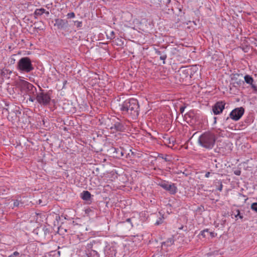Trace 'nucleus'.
Instances as JSON below:
<instances>
[{
    "mask_svg": "<svg viewBox=\"0 0 257 257\" xmlns=\"http://www.w3.org/2000/svg\"><path fill=\"white\" fill-rule=\"evenodd\" d=\"M120 110L124 115H129L136 119L139 114V105L137 99L131 98L119 104Z\"/></svg>",
    "mask_w": 257,
    "mask_h": 257,
    "instance_id": "obj_1",
    "label": "nucleus"
},
{
    "mask_svg": "<svg viewBox=\"0 0 257 257\" xmlns=\"http://www.w3.org/2000/svg\"><path fill=\"white\" fill-rule=\"evenodd\" d=\"M7 107L2 110V114L7 115L8 119L11 121L13 124L17 125L20 121V117L22 115V110L20 107L14 104L5 103ZM24 115V114H23Z\"/></svg>",
    "mask_w": 257,
    "mask_h": 257,
    "instance_id": "obj_2",
    "label": "nucleus"
},
{
    "mask_svg": "<svg viewBox=\"0 0 257 257\" xmlns=\"http://www.w3.org/2000/svg\"><path fill=\"white\" fill-rule=\"evenodd\" d=\"M217 139V135L212 131H206L201 134L198 140L199 145L206 150L212 149Z\"/></svg>",
    "mask_w": 257,
    "mask_h": 257,
    "instance_id": "obj_3",
    "label": "nucleus"
},
{
    "mask_svg": "<svg viewBox=\"0 0 257 257\" xmlns=\"http://www.w3.org/2000/svg\"><path fill=\"white\" fill-rule=\"evenodd\" d=\"M196 66H188L181 67L178 71L179 79L181 83H186L190 80L193 75L198 70Z\"/></svg>",
    "mask_w": 257,
    "mask_h": 257,
    "instance_id": "obj_4",
    "label": "nucleus"
},
{
    "mask_svg": "<svg viewBox=\"0 0 257 257\" xmlns=\"http://www.w3.org/2000/svg\"><path fill=\"white\" fill-rule=\"evenodd\" d=\"M17 68L21 73H29L34 69V67L31 59L28 57H24L18 62Z\"/></svg>",
    "mask_w": 257,
    "mask_h": 257,
    "instance_id": "obj_5",
    "label": "nucleus"
},
{
    "mask_svg": "<svg viewBox=\"0 0 257 257\" xmlns=\"http://www.w3.org/2000/svg\"><path fill=\"white\" fill-rule=\"evenodd\" d=\"M17 86L21 92L28 95H35L37 92V88L32 84L23 79H20L17 82Z\"/></svg>",
    "mask_w": 257,
    "mask_h": 257,
    "instance_id": "obj_6",
    "label": "nucleus"
},
{
    "mask_svg": "<svg viewBox=\"0 0 257 257\" xmlns=\"http://www.w3.org/2000/svg\"><path fill=\"white\" fill-rule=\"evenodd\" d=\"M52 92V90L45 92L44 90L40 87V92H37L35 94L38 103L44 106L49 105L51 101Z\"/></svg>",
    "mask_w": 257,
    "mask_h": 257,
    "instance_id": "obj_7",
    "label": "nucleus"
},
{
    "mask_svg": "<svg viewBox=\"0 0 257 257\" xmlns=\"http://www.w3.org/2000/svg\"><path fill=\"white\" fill-rule=\"evenodd\" d=\"M244 108L243 107L234 108L230 112L229 116L224 118V122H228L230 119L234 121L238 120L244 114Z\"/></svg>",
    "mask_w": 257,
    "mask_h": 257,
    "instance_id": "obj_8",
    "label": "nucleus"
},
{
    "mask_svg": "<svg viewBox=\"0 0 257 257\" xmlns=\"http://www.w3.org/2000/svg\"><path fill=\"white\" fill-rule=\"evenodd\" d=\"M163 189L168 191L171 194H175L177 191V188L174 183L170 184L168 182L164 181L159 184Z\"/></svg>",
    "mask_w": 257,
    "mask_h": 257,
    "instance_id": "obj_9",
    "label": "nucleus"
},
{
    "mask_svg": "<svg viewBox=\"0 0 257 257\" xmlns=\"http://www.w3.org/2000/svg\"><path fill=\"white\" fill-rule=\"evenodd\" d=\"M226 103L224 101H217L212 106V111L214 115H218L221 113L225 108Z\"/></svg>",
    "mask_w": 257,
    "mask_h": 257,
    "instance_id": "obj_10",
    "label": "nucleus"
},
{
    "mask_svg": "<svg viewBox=\"0 0 257 257\" xmlns=\"http://www.w3.org/2000/svg\"><path fill=\"white\" fill-rule=\"evenodd\" d=\"M112 124V126L110 127V129L112 131L123 132L125 129L122 121L118 118L114 120L113 123Z\"/></svg>",
    "mask_w": 257,
    "mask_h": 257,
    "instance_id": "obj_11",
    "label": "nucleus"
},
{
    "mask_svg": "<svg viewBox=\"0 0 257 257\" xmlns=\"http://www.w3.org/2000/svg\"><path fill=\"white\" fill-rule=\"evenodd\" d=\"M173 6L171 7L170 10L168 9V11H171L173 14L179 16L182 14V9L183 8L182 6L178 1H174L172 4ZM167 13L170 14V12H168Z\"/></svg>",
    "mask_w": 257,
    "mask_h": 257,
    "instance_id": "obj_12",
    "label": "nucleus"
},
{
    "mask_svg": "<svg viewBox=\"0 0 257 257\" xmlns=\"http://www.w3.org/2000/svg\"><path fill=\"white\" fill-rule=\"evenodd\" d=\"M111 150L113 151V156L116 158H120L121 157L125 156L127 158L128 154H126L125 151L122 148H116L112 147Z\"/></svg>",
    "mask_w": 257,
    "mask_h": 257,
    "instance_id": "obj_13",
    "label": "nucleus"
},
{
    "mask_svg": "<svg viewBox=\"0 0 257 257\" xmlns=\"http://www.w3.org/2000/svg\"><path fill=\"white\" fill-rule=\"evenodd\" d=\"M165 47H161L160 49H155V53L157 56H159L160 60L163 61V63L165 64V60L167 59V55Z\"/></svg>",
    "mask_w": 257,
    "mask_h": 257,
    "instance_id": "obj_14",
    "label": "nucleus"
},
{
    "mask_svg": "<svg viewBox=\"0 0 257 257\" xmlns=\"http://www.w3.org/2000/svg\"><path fill=\"white\" fill-rule=\"evenodd\" d=\"M55 22L54 26L57 27V29L59 30L63 29L67 27L68 25V21L66 20L56 19H55Z\"/></svg>",
    "mask_w": 257,
    "mask_h": 257,
    "instance_id": "obj_15",
    "label": "nucleus"
},
{
    "mask_svg": "<svg viewBox=\"0 0 257 257\" xmlns=\"http://www.w3.org/2000/svg\"><path fill=\"white\" fill-rule=\"evenodd\" d=\"M244 81L248 84H249L251 86V88L252 89L253 91L254 92H257V86L253 83L254 80L253 78L249 75H245L244 77Z\"/></svg>",
    "mask_w": 257,
    "mask_h": 257,
    "instance_id": "obj_16",
    "label": "nucleus"
},
{
    "mask_svg": "<svg viewBox=\"0 0 257 257\" xmlns=\"http://www.w3.org/2000/svg\"><path fill=\"white\" fill-rule=\"evenodd\" d=\"M244 215V213L241 212L238 209H235L232 211V215H233L235 217L236 220H238L239 219L242 221L247 220V218Z\"/></svg>",
    "mask_w": 257,
    "mask_h": 257,
    "instance_id": "obj_17",
    "label": "nucleus"
},
{
    "mask_svg": "<svg viewBox=\"0 0 257 257\" xmlns=\"http://www.w3.org/2000/svg\"><path fill=\"white\" fill-rule=\"evenodd\" d=\"M240 77H242V74L232 73L230 75L231 80L233 81V83L237 85H240L244 82L239 79Z\"/></svg>",
    "mask_w": 257,
    "mask_h": 257,
    "instance_id": "obj_18",
    "label": "nucleus"
},
{
    "mask_svg": "<svg viewBox=\"0 0 257 257\" xmlns=\"http://www.w3.org/2000/svg\"><path fill=\"white\" fill-rule=\"evenodd\" d=\"M46 219L47 218L44 214H37L36 215V223H38V225H44L45 224H48L47 222L45 221Z\"/></svg>",
    "mask_w": 257,
    "mask_h": 257,
    "instance_id": "obj_19",
    "label": "nucleus"
},
{
    "mask_svg": "<svg viewBox=\"0 0 257 257\" xmlns=\"http://www.w3.org/2000/svg\"><path fill=\"white\" fill-rule=\"evenodd\" d=\"M11 73V71L6 69H3L1 70L0 72V82H2L4 78H9L10 75Z\"/></svg>",
    "mask_w": 257,
    "mask_h": 257,
    "instance_id": "obj_20",
    "label": "nucleus"
},
{
    "mask_svg": "<svg viewBox=\"0 0 257 257\" xmlns=\"http://www.w3.org/2000/svg\"><path fill=\"white\" fill-rule=\"evenodd\" d=\"M184 117L187 121L192 122L194 119H196V116L194 111H190L184 115Z\"/></svg>",
    "mask_w": 257,
    "mask_h": 257,
    "instance_id": "obj_21",
    "label": "nucleus"
},
{
    "mask_svg": "<svg viewBox=\"0 0 257 257\" xmlns=\"http://www.w3.org/2000/svg\"><path fill=\"white\" fill-rule=\"evenodd\" d=\"M54 227H56L57 233L60 235H63L65 232H69L67 226H54Z\"/></svg>",
    "mask_w": 257,
    "mask_h": 257,
    "instance_id": "obj_22",
    "label": "nucleus"
},
{
    "mask_svg": "<svg viewBox=\"0 0 257 257\" xmlns=\"http://www.w3.org/2000/svg\"><path fill=\"white\" fill-rule=\"evenodd\" d=\"M114 249L113 247H111L109 246L106 245L105 248H104V251L106 256H112L115 254V253L113 252Z\"/></svg>",
    "mask_w": 257,
    "mask_h": 257,
    "instance_id": "obj_23",
    "label": "nucleus"
},
{
    "mask_svg": "<svg viewBox=\"0 0 257 257\" xmlns=\"http://www.w3.org/2000/svg\"><path fill=\"white\" fill-rule=\"evenodd\" d=\"M174 242V237L168 238L166 241L162 242V247L163 248L165 246L169 247L171 246Z\"/></svg>",
    "mask_w": 257,
    "mask_h": 257,
    "instance_id": "obj_24",
    "label": "nucleus"
},
{
    "mask_svg": "<svg viewBox=\"0 0 257 257\" xmlns=\"http://www.w3.org/2000/svg\"><path fill=\"white\" fill-rule=\"evenodd\" d=\"M45 12V9L44 8L37 9L33 14L34 18L38 19L39 16H42Z\"/></svg>",
    "mask_w": 257,
    "mask_h": 257,
    "instance_id": "obj_25",
    "label": "nucleus"
},
{
    "mask_svg": "<svg viewBox=\"0 0 257 257\" xmlns=\"http://www.w3.org/2000/svg\"><path fill=\"white\" fill-rule=\"evenodd\" d=\"M91 195L88 191H83L81 194V198L85 201H89L90 200Z\"/></svg>",
    "mask_w": 257,
    "mask_h": 257,
    "instance_id": "obj_26",
    "label": "nucleus"
},
{
    "mask_svg": "<svg viewBox=\"0 0 257 257\" xmlns=\"http://www.w3.org/2000/svg\"><path fill=\"white\" fill-rule=\"evenodd\" d=\"M86 257H99V254L96 250L91 249L86 253Z\"/></svg>",
    "mask_w": 257,
    "mask_h": 257,
    "instance_id": "obj_27",
    "label": "nucleus"
},
{
    "mask_svg": "<svg viewBox=\"0 0 257 257\" xmlns=\"http://www.w3.org/2000/svg\"><path fill=\"white\" fill-rule=\"evenodd\" d=\"M60 255V251L59 250H52L49 252L50 257H59Z\"/></svg>",
    "mask_w": 257,
    "mask_h": 257,
    "instance_id": "obj_28",
    "label": "nucleus"
},
{
    "mask_svg": "<svg viewBox=\"0 0 257 257\" xmlns=\"http://www.w3.org/2000/svg\"><path fill=\"white\" fill-rule=\"evenodd\" d=\"M106 35L107 39L112 40L115 38V33L113 31L106 32Z\"/></svg>",
    "mask_w": 257,
    "mask_h": 257,
    "instance_id": "obj_29",
    "label": "nucleus"
},
{
    "mask_svg": "<svg viewBox=\"0 0 257 257\" xmlns=\"http://www.w3.org/2000/svg\"><path fill=\"white\" fill-rule=\"evenodd\" d=\"M23 202H22L21 201L19 200H14V203H13V208L14 209V207H22L23 206Z\"/></svg>",
    "mask_w": 257,
    "mask_h": 257,
    "instance_id": "obj_30",
    "label": "nucleus"
},
{
    "mask_svg": "<svg viewBox=\"0 0 257 257\" xmlns=\"http://www.w3.org/2000/svg\"><path fill=\"white\" fill-rule=\"evenodd\" d=\"M43 226H37V227L33 231V232L36 234H38L39 233H42V227Z\"/></svg>",
    "mask_w": 257,
    "mask_h": 257,
    "instance_id": "obj_31",
    "label": "nucleus"
},
{
    "mask_svg": "<svg viewBox=\"0 0 257 257\" xmlns=\"http://www.w3.org/2000/svg\"><path fill=\"white\" fill-rule=\"evenodd\" d=\"M96 241L94 240H93L92 241H90L89 243H88L86 245L87 249L89 250V249H92V248L93 247V245L94 243H95Z\"/></svg>",
    "mask_w": 257,
    "mask_h": 257,
    "instance_id": "obj_32",
    "label": "nucleus"
},
{
    "mask_svg": "<svg viewBox=\"0 0 257 257\" xmlns=\"http://www.w3.org/2000/svg\"><path fill=\"white\" fill-rule=\"evenodd\" d=\"M46 226H43L42 227V233L44 232L45 235L50 232V229L47 228Z\"/></svg>",
    "mask_w": 257,
    "mask_h": 257,
    "instance_id": "obj_33",
    "label": "nucleus"
},
{
    "mask_svg": "<svg viewBox=\"0 0 257 257\" xmlns=\"http://www.w3.org/2000/svg\"><path fill=\"white\" fill-rule=\"evenodd\" d=\"M251 209L255 212H257V202L252 203L251 205Z\"/></svg>",
    "mask_w": 257,
    "mask_h": 257,
    "instance_id": "obj_34",
    "label": "nucleus"
},
{
    "mask_svg": "<svg viewBox=\"0 0 257 257\" xmlns=\"http://www.w3.org/2000/svg\"><path fill=\"white\" fill-rule=\"evenodd\" d=\"M74 23L77 28H80L82 26V22L81 21H76Z\"/></svg>",
    "mask_w": 257,
    "mask_h": 257,
    "instance_id": "obj_35",
    "label": "nucleus"
},
{
    "mask_svg": "<svg viewBox=\"0 0 257 257\" xmlns=\"http://www.w3.org/2000/svg\"><path fill=\"white\" fill-rule=\"evenodd\" d=\"M8 257H20V254L19 252L16 251L13 254L10 255Z\"/></svg>",
    "mask_w": 257,
    "mask_h": 257,
    "instance_id": "obj_36",
    "label": "nucleus"
},
{
    "mask_svg": "<svg viewBox=\"0 0 257 257\" xmlns=\"http://www.w3.org/2000/svg\"><path fill=\"white\" fill-rule=\"evenodd\" d=\"M29 96V98H28L29 100L31 102H34L35 100H36V95H28Z\"/></svg>",
    "mask_w": 257,
    "mask_h": 257,
    "instance_id": "obj_37",
    "label": "nucleus"
},
{
    "mask_svg": "<svg viewBox=\"0 0 257 257\" xmlns=\"http://www.w3.org/2000/svg\"><path fill=\"white\" fill-rule=\"evenodd\" d=\"M75 15L74 13H73V12H71V13H68L67 15V18H68V19L73 18L75 17Z\"/></svg>",
    "mask_w": 257,
    "mask_h": 257,
    "instance_id": "obj_38",
    "label": "nucleus"
},
{
    "mask_svg": "<svg viewBox=\"0 0 257 257\" xmlns=\"http://www.w3.org/2000/svg\"><path fill=\"white\" fill-rule=\"evenodd\" d=\"M161 156H163V154H161ZM159 157H161V156H160V155H159ZM168 157H169V156H168V155H165V156L164 157H163V156H162L161 157H162V158L163 159H164L166 162H169V161H170V160L168 159Z\"/></svg>",
    "mask_w": 257,
    "mask_h": 257,
    "instance_id": "obj_39",
    "label": "nucleus"
},
{
    "mask_svg": "<svg viewBox=\"0 0 257 257\" xmlns=\"http://www.w3.org/2000/svg\"><path fill=\"white\" fill-rule=\"evenodd\" d=\"M218 183L219 184V187L217 188V189L219 191H221L222 189V187H223L222 184L221 182H218Z\"/></svg>",
    "mask_w": 257,
    "mask_h": 257,
    "instance_id": "obj_40",
    "label": "nucleus"
},
{
    "mask_svg": "<svg viewBox=\"0 0 257 257\" xmlns=\"http://www.w3.org/2000/svg\"><path fill=\"white\" fill-rule=\"evenodd\" d=\"M186 107V106L185 105H183V106H181L180 107V113H181L182 114L184 112V110H185Z\"/></svg>",
    "mask_w": 257,
    "mask_h": 257,
    "instance_id": "obj_41",
    "label": "nucleus"
},
{
    "mask_svg": "<svg viewBox=\"0 0 257 257\" xmlns=\"http://www.w3.org/2000/svg\"><path fill=\"white\" fill-rule=\"evenodd\" d=\"M163 222L162 221V218H160L159 220H157L155 223V225H159L162 224Z\"/></svg>",
    "mask_w": 257,
    "mask_h": 257,
    "instance_id": "obj_42",
    "label": "nucleus"
},
{
    "mask_svg": "<svg viewBox=\"0 0 257 257\" xmlns=\"http://www.w3.org/2000/svg\"><path fill=\"white\" fill-rule=\"evenodd\" d=\"M234 173L236 175L239 176L241 174V171L239 170H235Z\"/></svg>",
    "mask_w": 257,
    "mask_h": 257,
    "instance_id": "obj_43",
    "label": "nucleus"
},
{
    "mask_svg": "<svg viewBox=\"0 0 257 257\" xmlns=\"http://www.w3.org/2000/svg\"><path fill=\"white\" fill-rule=\"evenodd\" d=\"M231 145H232V144H230V143H228V144H226V146L228 147V150L229 151V152H230L231 151V149H230Z\"/></svg>",
    "mask_w": 257,
    "mask_h": 257,
    "instance_id": "obj_44",
    "label": "nucleus"
},
{
    "mask_svg": "<svg viewBox=\"0 0 257 257\" xmlns=\"http://www.w3.org/2000/svg\"><path fill=\"white\" fill-rule=\"evenodd\" d=\"M210 173L209 172H207L206 173L205 175V177L206 178H208L210 176Z\"/></svg>",
    "mask_w": 257,
    "mask_h": 257,
    "instance_id": "obj_45",
    "label": "nucleus"
},
{
    "mask_svg": "<svg viewBox=\"0 0 257 257\" xmlns=\"http://www.w3.org/2000/svg\"><path fill=\"white\" fill-rule=\"evenodd\" d=\"M15 59L14 58L11 57V61H10L11 63V64H14L15 63Z\"/></svg>",
    "mask_w": 257,
    "mask_h": 257,
    "instance_id": "obj_46",
    "label": "nucleus"
},
{
    "mask_svg": "<svg viewBox=\"0 0 257 257\" xmlns=\"http://www.w3.org/2000/svg\"><path fill=\"white\" fill-rule=\"evenodd\" d=\"M254 45L257 47V39H255L254 41Z\"/></svg>",
    "mask_w": 257,
    "mask_h": 257,
    "instance_id": "obj_47",
    "label": "nucleus"
},
{
    "mask_svg": "<svg viewBox=\"0 0 257 257\" xmlns=\"http://www.w3.org/2000/svg\"><path fill=\"white\" fill-rule=\"evenodd\" d=\"M44 14H45L47 16H48L49 15V12L48 11H46L45 10V12L44 13Z\"/></svg>",
    "mask_w": 257,
    "mask_h": 257,
    "instance_id": "obj_48",
    "label": "nucleus"
},
{
    "mask_svg": "<svg viewBox=\"0 0 257 257\" xmlns=\"http://www.w3.org/2000/svg\"><path fill=\"white\" fill-rule=\"evenodd\" d=\"M185 227L186 229H187V226H181V227L179 228L180 229H183L184 227Z\"/></svg>",
    "mask_w": 257,
    "mask_h": 257,
    "instance_id": "obj_49",
    "label": "nucleus"
},
{
    "mask_svg": "<svg viewBox=\"0 0 257 257\" xmlns=\"http://www.w3.org/2000/svg\"><path fill=\"white\" fill-rule=\"evenodd\" d=\"M214 123H216V119H217V117H214Z\"/></svg>",
    "mask_w": 257,
    "mask_h": 257,
    "instance_id": "obj_50",
    "label": "nucleus"
},
{
    "mask_svg": "<svg viewBox=\"0 0 257 257\" xmlns=\"http://www.w3.org/2000/svg\"><path fill=\"white\" fill-rule=\"evenodd\" d=\"M171 2V0H168V3H167V6L168 7H169V6H168V5L169 4V3H170Z\"/></svg>",
    "mask_w": 257,
    "mask_h": 257,
    "instance_id": "obj_51",
    "label": "nucleus"
},
{
    "mask_svg": "<svg viewBox=\"0 0 257 257\" xmlns=\"http://www.w3.org/2000/svg\"><path fill=\"white\" fill-rule=\"evenodd\" d=\"M117 40L119 41L120 42H121L122 44L123 43V42L121 41V39L117 38Z\"/></svg>",
    "mask_w": 257,
    "mask_h": 257,
    "instance_id": "obj_52",
    "label": "nucleus"
},
{
    "mask_svg": "<svg viewBox=\"0 0 257 257\" xmlns=\"http://www.w3.org/2000/svg\"><path fill=\"white\" fill-rule=\"evenodd\" d=\"M131 218H127V219H126V221H127V222H130V221H131Z\"/></svg>",
    "mask_w": 257,
    "mask_h": 257,
    "instance_id": "obj_53",
    "label": "nucleus"
},
{
    "mask_svg": "<svg viewBox=\"0 0 257 257\" xmlns=\"http://www.w3.org/2000/svg\"><path fill=\"white\" fill-rule=\"evenodd\" d=\"M217 252H218V251H214V253L215 254H217Z\"/></svg>",
    "mask_w": 257,
    "mask_h": 257,
    "instance_id": "obj_54",
    "label": "nucleus"
},
{
    "mask_svg": "<svg viewBox=\"0 0 257 257\" xmlns=\"http://www.w3.org/2000/svg\"><path fill=\"white\" fill-rule=\"evenodd\" d=\"M39 204H40L41 203L42 201L41 200H39Z\"/></svg>",
    "mask_w": 257,
    "mask_h": 257,
    "instance_id": "obj_55",
    "label": "nucleus"
},
{
    "mask_svg": "<svg viewBox=\"0 0 257 257\" xmlns=\"http://www.w3.org/2000/svg\"><path fill=\"white\" fill-rule=\"evenodd\" d=\"M85 230H88V229H87V227H86Z\"/></svg>",
    "mask_w": 257,
    "mask_h": 257,
    "instance_id": "obj_56",
    "label": "nucleus"
},
{
    "mask_svg": "<svg viewBox=\"0 0 257 257\" xmlns=\"http://www.w3.org/2000/svg\"><path fill=\"white\" fill-rule=\"evenodd\" d=\"M67 82V81H65V82H64V84H66Z\"/></svg>",
    "mask_w": 257,
    "mask_h": 257,
    "instance_id": "obj_57",
    "label": "nucleus"
}]
</instances>
